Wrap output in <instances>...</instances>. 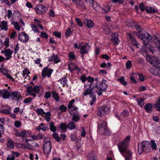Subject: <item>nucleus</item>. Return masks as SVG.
<instances>
[{
	"mask_svg": "<svg viewBox=\"0 0 160 160\" xmlns=\"http://www.w3.org/2000/svg\"><path fill=\"white\" fill-rule=\"evenodd\" d=\"M136 100L138 104L141 107H142L144 106L145 102L143 99L141 98H139Z\"/></svg>",
	"mask_w": 160,
	"mask_h": 160,
	"instance_id": "f704fd0d",
	"label": "nucleus"
},
{
	"mask_svg": "<svg viewBox=\"0 0 160 160\" xmlns=\"http://www.w3.org/2000/svg\"><path fill=\"white\" fill-rule=\"evenodd\" d=\"M91 48V46L88 44H86L83 45H82L80 47V52L82 58H84L83 55L88 53Z\"/></svg>",
	"mask_w": 160,
	"mask_h": 160,
	"instance_id": "9b49d317",
	"label": "nucleus"
},
{
	"mask_svg": "<svg viewBox=\"0 0 160 160\" xmlns=\"http://www.w3.org/2000/svg\"><path fill=\"white\" fill-rule=\"evenodd\" d=\"M110 111L109 108L106 106H103L98 109L97 114L99 117H102L105 115L108 114Z\"/></svg>",
	"mask_w": 160,
	"mask_h": 160,
	"instance_id": "6e6552de",
	"label": "nucleus"
},
{
	"mask_svg": "<svg viewBox=\"0 0 160 160\" xmlns=\"http://www.w3.org/2000/svg\"><path fill=\"white\" fill-rule=\"evenodd\" d=\"M151 148L153 150H155L157 148V145L156 143L154 140H151Z\"/></svg>",
	"mask_w": 160,
	"mask_h": 160,
	"instance_id": "a18cd8bd",
	"label": "nucleus"
},
{
	"mask_svg": "<svg viewBox=\"0 0 160 160\" xmlns=\"http://www.w3.org/2000/svg\"><path fill=\"white\" fill-rule=\"evenodd\" d=\"M110 130L107 128V126L103 131V134L108 135L110 134Z\"/></svg>",
	"mask_w": 160,
	"mask_h": 160,
	"instance_id": "5fc2aeb1",
	"label": "nucleus"
},
{
	"mask_svg": "<svg viewBox=\"0 0 160 160\" xmlns=\"http://www.w3.org/2000/svg\"><path fill=\"white\" fill-rule=\"evenodd\" d=\"M132 66V62L131 61L128 60L126 63V66L127 69H130Z\"/></svg>",
	"mask_w": 160,
	"mask_h": 160,
	"instance_id": "6e6d98bb",
	"label": "nucleus"
},
{
	"mask_svg": "<svg viewBox=\"0 0 160 160\" xmlns=\"http://www.w3.org/2000/svg\"><path fill=\"white\" fill-rule=\"evenodd\" d=\"M75 102L74 99H72L69 102L68 106V108L69 109L71 108H72L74 107V105H73V103Z\"/></svg>",
	"mask_w": 160,
	"mask_h": 160,
	"instance_id": "49530a36",
	"label": "nucleus"
},
{
	"mask_svg": "<svg viewBox=\"0 0 160 160\" xmlns=\"http://www.w3.org/2000/svg\"><path fill=\"white\" fill-rule=\"evenodd\" d=\"M32 98L31 97L26 98L23 101L24 103L25 104H29L32 101Z\"/></svg>",
	"mask_w": 160,
	"mask_h": 160,
	"instance_id": "de8ad7c7",
	"label": "nucleus"
},
{
	"mask_svg": "<svg viewBox=\"0 0 160 160\" xmlns=\"http://www.w3.org/2000/svg\"><path fill=\"white\" fill-rule=\"evenodd\" d=\"M14 125L16 128H18L21 125V122L19 121H16L15 122Z\"/></svg>",
	"mask_w": 160,
	"mask_h": 160,
	"instance_id": "13d9d810",
	"label": "nucleus"
},
{
	"mask_svg": "<svg viewBox=\"0 0 160 160\" xmlns=\"http://www.w3.org/2000/svg\"><path fill=\"white\" fill-rule=\"evenodd\" d=\"M118 80L122 84H123L124 86H125L127 85V83L125 81L124 78L123 77H121L120 79H118Z\"/></svg>",
	"mask_w": 160,
	"mask_h": 160,
	"instance_id": "4d7b16f0",
	"label": "nucleus"
},
{
	"mask_svg": "<svg viewBox=\"0 0 160 160\" xmlns=\"http://www.w3.org/2000/svg\"><path fill=\"white\" fill-rule=\"evenodd\" d=\"M130 139V136H127L122 141L120 142L118 145V146L119 151L123 156L126 155V152L127 151H129L127 150V149L129 144Z\"/></svg>",
	"mask_w": 160,
	"mask_h": 160,
	"instance_id": "7ed1b4c3",
	"label": "nucleus"
},
{
	"mask_svg": "<svg viewBox=\"0 0 160 160\" xmlns=\"http://www.w3.org/2000/svg\"><path fill=\"white\" fill-rule=\"evenodd\" d=\"M128 35L129 37V41L131 42L132 45H134L137 48H139L138 46L139 45V44L138 43L137 41L133 36V35L130 33H128Z\"/></svg>",
	"mask_w": 160,
	"mask_h": 160,
	"instance_id": "a211bd4d",
	"label": "nucleus"
},
{
	"mask_svg": "<svg viewBox=\"0 0 160 160\" xmlns=\"http://www.w3.org/2000/svg\"><path fill=\"white\" fill-rule=\"evenodd\" d=\"M107 123L99 124L98 125V132L100 134H103V131L107 127Z\"/></svg>",
	"mask_w": 160,
	"mask_h": 160,
	"instance_id": "aec40b11",
	"label": "nucleus"
},
{
	"mask_svg": "<svg viewBox=\"0 0 160 160\" xmlns=\"http://www.w3.org/2000/svg\"><path fill=\"white\" fill-rule=\"evenodd\" d=\"M50 129L52 132H55L57 130L56 127L54 125V123L52 122H51L49 123Z\"/></svg>",
	"mask_w": 160,
	"mask_h": 160,
	"instance_id": "2f4dec72",
	"label": "nucleus"
},
{
	"mask_svg": "<svg viewBox=\"0 0 160 160\" xmlns=\"http://www.w3.org/2000/svg\"><path fill=\"white\" fill-rule=\"evenodd\" d=\"M9 39L8 38H6L3 44L5 45L7 48L9 46Z\"/></svg>",
	"mask_w": 160,
	"mask_h": 160,
	"instance_id": "338daca9",
	"label": "nucleus"
},
{
	"mask_svg": "<svg viewBox=\"0 0 160 160\" xmlns=\"http://www.w3.org/2000/svg\"><path fill=\"white\" fill-rule=\"evenodd\" d=\"M43 88L41 85H37L34 87V92L36 93H38L40 90L43 91Z\"/></svg>",
	"mask_w": 160,
	"mask_h": 160,
	"instance_id": "c756f323",
	"label": "nucleus"
},
{
	"mask_svg": "<svg viewBox=\"0 0 160 160\" xmlns=\"http://www.w3.org/2000/svg\"><path fill=\"white\" fill-rule=\"evenodd\" d=\"M19 49V45L18 43H17L14 48V53L16 54L18 52Z\"/></svg>",
	"mask_w": 160,
	"mask_h": 160,
	"instance_id": "bf43d9fd",
	"label": "nucleus"
},
{
	"mask_svg": "<svg viewBox=\"0 0 160 160\" xmlns=\"http://www.w3.org/2000/svg\"><path fill=\"white\" fill-rule=\"evenodd\" d=\"M0 27L2 30L6 31L8 30L7 22L6 21H2L1 22Z\"/></svg>",
	"mask_w": 160,
	"mask_h": 160,
	"instance_id": "bb28decb",
	"label": "nucleus"
},
{
	"mask_svg": "<svg viewBox=\"0 0 160 160\" xmlns=\"http://www.w3.org/2000/svg\"><path fill=\"white\" fill-rule=\"evenodd\" d=\"M10 96L12 98L13 100H18L22 99V98L20 93L17 91H14L11 92L10 94Z\"/></svg>",
	"mask_w": 160,
	"mask_h": 160,
	"instance_id": "dca6fc26",
	"label": "nucleus"
},
{
	"mask_svg": "<svg viewBox=\"0 0 160 160\" xmlns=\"http://www.w3.org/2000/svg\"><path fill=\"white\" fill-rule=\"evenodd\" d=\"M106 81L105 79H102L101 82H97L95 84L96 87L98 91H95L98 95H101L102 94V92L105 91L108 88V85L106 83Z\"/></svg>",
	"mask_w": 160,
	"mask_h": 160,
	"instance_id": "39448f33",
	"label": "nucleus"
},
{
	"mask_svg": "<svg viewBox=\"0 0 160 160\" xmlns=\"http://www.w3.org/2000/svg\"><path fill=\"white\" fill-rule=\"evenodd\" d=\"M53 59L54 62L55 63H57L60 62V59H59V58L57 56V55H55L54 54Z\"/></svg>",
	"mask_w": 160,
	"mask_h": 160,
	"instance_id": "3c124183",
	"label": "nucleus"
},
{
	"mask_svg": "<svg viewBox=\"0 0 160 160\" xmlns=\"http://www.w3.org/2000/svg\"><path fill=\"white\" fill-rule=\"evenodd\" d=\"M8 142L7 146L9 149H12L14 147L13 141L11 139L8 138Z\"/></svg>",
	"mask_w": 160,
	"mask_h": 160,
	"instance_id": "7c9ffc66",
	"label": "nucleus"
},
{
	"mask_svg": "<svg viewBox=\"0 0 160 160\" xmlns=\"http://www.w3.org/2000/svg\"><path fill=\"white\" fill-rule=\"evenodd\" d=\"M146 11L147 12L151 13L156 12L157 10L151 7H147L146 8Z\"/></svg>",
	"mask_w": 160,
	"mask_h": 160,
	"instance_id": "473e14b6",
	"label": "nucleus"
},
{
	"mask_svg": "<svg viewBox=\"0 0 160 160\" xmlns=\"http://www.w3.org/2000/svg\"><path fill=\"white\" fill-rule=\"evenodd\" d=\"M22 74L23 77L25 78H26V77L28 76V75L30 73L29 70L27 68H25L23 70L22 72Z\"/></svg>",
	"mask_w": 160,
	"mask_h": 160,
	"instance_id": "c85d7f7f",
	"label": "nucleus"
},
{
	"mask_svg": "<svg viewBox=\"0 0 160 160\" xmlns=\"http://www.w3.org/2000/svg\"><path fill=\"white\" fill-rule=\"evenodd\" d=\"M47 8L43 5L40 4L37 5L36 7L35 10L38 14H41L42 12L46 10Z\"/></svg>",
	"mask_w": 160,
	"mask_h": 160,
	"instance_id": "f3484780",
	"label": "nucleus"
},
{
	"mask_svg": "<svg viewBox=\"0 0 160 160\" xmlns=\"http://www.w3.org/2000/svg\"><path fill=\"white\" fill-rule=\"evenodd\" d=\"M81 136L83 137L85 136L86 135V132L85 131V129L83 127H81Z\"/></svg>",
	"mask_w": 160,
	"mask_h": 160,
	"instance_id": "8fccbe9b",
	"label": "nucleus"
},
{
	"mask_svg": "<svg viewBox=\"0 0 160 160\" xmlns=\"http://www.w3.org/2000/svg\"><path fill=\"white\" fill-rule=\"evenodd\" d=\"M102 28L105 34H108L111 32L110 29L107 24L104 23Z\"/></svg>",
	"mask_w": 160,
	"mask_h": 160,
	"instance_id": "b1692460",
	"label": "nucleus"
},
{
	"mask_svg": "<svg viewBox=\"0 0 160 160\" xmlns=\"http://www.w3.org/2000/svg\"><path fill=\"white\" fill-rule=\"evenodd\" d=\"M8 109H3L1 110L2 113L3 114H10V111H11V108L10 107Z\"/></svg>",
	"mask_w": 160,
	"mask_h": 160,
	"instance_id": "a19ab883",
	"label": "nucleus"
},
{
	"mask_svg": "<svg viewBox=\"0 0 160 160\" xmlns=\"http://www.w3.org/2000/svg\"><path fill=\"white\" fill-rule=\"evenodd\" d=\"M14 135L17 137L23 138L27 137L30 136L31 135V131L30 130L24 129L19 132L15 133Z\"/></svg>",
	"mask_w": 160,
	"mask_h": 160,
	"instance_id": "1a4fd4ad",
	"label": "nucleus"
},
{
	"mask_svg": "<svg viewBox=\"0 0 160 160\" xmlns=\"http://www.w3.org/2000/svg\"><path fill=\"white\" fill-rule=\"evenodd\" d=\"M91 5L94 9L99 13H105L110 11V8L109 7H108V10L103 9L100 5L98 4L96 2L94 1H92Z\"/></svg>",
	"mask_w": 160,
	"mask_h": 160,
	"instance_id": "0eeeda50",
	"label": "nucleus"
},
{
	"mask_svg": "<svg viewBox=\"0 0 160 160\" xmlns=\"http://www.w3.org/2000/svg\"><path fill=\"white\" fill-rule=\"evenodd\" d=\"M72 32V31L71 30V29L70 28H68L67 30L65 32V34L66 36H67V37L68 36H70V34Z\"/></svg>",
	"mask_w": 160,
	"mask_h": 160,
	"instance_id": "69168bd1",
	"label": "nucleus"
},
{
	"mask_svg": "<svg viewBox=\"0 0 160 160\" xmlns=\"http://www.w3.org/2000/svg\"><path fill=\"white\" fill-rule=\"evenodd\" d=\"M51 113L49 112H48L45 113V119L48 122H49L51 119Z\"/></svg>",
	"mask_w": 160,
	"mask_h": 160,
	"instance_id": "58836bf2",
	"label": "nucleus"
},
{
	"mask_svg": "<svg viewBox=\"0 0 160 160\" xmlns=\"http://www.w3.org/2000/svg\"><path fill=\"white\" fill-rule=\"evenodd\" d=\"M53 71L52 69L48 68L47 67L44 68L42 70V76L43 78L46 77V76L49 77L51 75Z\"/></svg>",
	"mask_w": 160,
	"mask_h": 160,
	"instance_id": "ddd939ff",
	"label": "nucleus"
},
{
	"mask_svg": "<svg viewBox=\"0 0 160 160\" xmlns=\"http://www.w3.org/2000/svg\"><path fill=\"white\" fill-rule=\"evenodd\" d=\"M52 136L57 141L59 142L60 141V138L59 137L55 132H53V133L52 134Z\"/></svg>",
	"mask_w": 160,
	"mask_h": 160,
	"instance_id": "79ce46f5",
	"label": "nucleus"
},
{
	"mask_svg": "<svg viewBox=\"0 0 160 160\" xmlns=\"http://www.w3.org/2000/svg\"><path fill=\"white\" fill-rule=\"evenodd\" d=\"M1 95L2 96L4 99H6L9 98L10 94L8 90L4 89L2 90Z\"/></svg>",
	"mask_w": 160,
	"mask_h": 160,
	"instance_id": "4be33fe9",
	"label": "nucleus"
},
{
	"mask_svg": "<svg viewBox=\"0 0 160 160\" xmlns=\"http://www.w3.org/2000/svg\"><path fill=\"white\" fill-rule=\"evenodd\" d=\"M67 127L69 130H72L75 128L76 125L73 121H71L68 125Z\"/></svg>",
	"mask_w": 160,
	"mask_h": 160,
	"instance_id": "72a5a7b5",
	"label": "nucleus"
},
{
	"mask_svg": "<svg viewBox=\"0 0 160 160\" xmlns=\"http://www.w3.org/2000/svg\"><path fill=\"white\" fill-rule=\"evenodd\" d=\"M12 24L14 25V27L16 30L18 31H20V27L18 22L13 21L12 22Z\"/></svg>",
	"mask_w": 160,
	"mask_h": 160,
	"instance_id": "ea45409f",
	"label": "nucleus"
},
{
	"mask_svg": "<svg viewBox=\"0 0 160 160\" xmlns=\"http://www.w3.org/2000/svg\"><path fill=\"white\" fill-rule=\"evenodd\" d=\"M111 40L115 45L118 44L120 41L118 38V34L116 33H113L111 35Z\"/></svg>",
	"mask_w": 160,
	"mask_h": 160,
	"instance_id": "6ab92c4d",
	"label": "nucleus"
},
{
	"mask_svg": "<svg viewBox=\"0 0 160 160\" xmlns=\"http://www.w3.org/2000/svg\"><path fill=\"white\" fill-rule=\"evenodd\" d=\"M37 135L38 140L41 139H45L46 138L44 135L41 133H39Z\"/></svg>",
	"mask_w": 160,
	"mask_h": 160,
	"instance_id": "864d4df0",
	"label": "nucleus"
},
{
	"mask_svg": "<svg viewBox=\"0 0 160 160\" xmlns=\"http://www.w3.org/2000/svg\"><path fill=\"white\" fill-rule=\"evenodd\" d=\"M149 71L152 74L158 76L160 77V69L159 68H151Z\"/></svg>",
	"mask_w": 160,
	"mask_h": 160,
	"instance_id": "412c9836",
	"label": "nucleus"
},
{
	"mask_svg": "<svg viewBox=\"0 0 160 160\" xmlns=\"http://www.w3.org/2000/svg\"><path fill=\"white\" fill-rule=\"evenodd\" d=\"M92 86V84H89L88 87L82 93L83 96H86L88 95L90 98H92L90 102L91 105H93L96 100V95L95 94L96 91L94 90V86Z\"/></svg>",
	"mask_w": 160,
	"mask_h": 160,
	"instance_id": "f03ea898",
	"label": "nucleus"
},
{
	"mask_svg": "<svg viewBox=\"0 0 160 160\" xmlns=\"http://www.w3.org/2000/svg\"><path fill=\"white\" fill-rule=\"evenodd\" d=\"M133 33L136 35L142 41L144 45H147L150 41L152 39L153 37L152 36L145 31L143 29L138 30L137 32H134Z\"/></svg>",
	"mask_w": 160,
	"mask_h": 160,
	"instance_id": "f257e3e1",
	"label": "nucleus"
},
{
	"mask_svg": "<svg viewBox=\"0 0 160 160\" xmlns=\"http://www.w3.org/2000/svg\"><path fill=\"white\" fill-rule=\"evenodd\" d=\"M144 108L148 112L150 113L152 111V106L151 104L150 103H148L145 105Z\"/></svg>",
	"mask_w": 160,
	"mask_h": 160,
	"instance_id": "393cba45",
	"label": "nucleus"
},
{
	"mask_svg": "<svg viewBox=\"0 0 160 160\" xmlns=\"http://www.w3.org/2000/svg\"><path fill=\"white\" fill-rule=\"evenodd\" d=\"M19 40L22 42H26L28 40V37L24 32L19 33L18 35Z\"/></svg>",
	"mask_w": 160,
	"mask_h": 160,
	"instance_id": "4468645a",
	"label": "nucleus"
},
{
	"mask_svg": "<svg viewBox=\"0 0 160 160\" xmlns=\"http://www.w3.org/2000/svg\"><path fill=\"white\" fill-rule=\"evenodd\" d=\"M81 116L79 113L74 115L72 118V120L74 122H78L80 119Z\"/></svg>",
	"mask_w": 160,
	"mask_h": 160,
	"instance_id": "a878e982",
	"label": "nucleus"
},
{
	"mask_svg": "<svg viewBox=\"0 0 160 160\" xmlns=\"http://www.w3.org/2000/svg\"><path fill=\"white\" fill-rule=\"evenodd\" d=\"M27 92L29 93L32 92H34V87L28 86L27 88Z\"/></svg>",
	"mask_w": 160,
	"mask_h": 160,
	"instance_id": "603ef678",
	"label": "nucleus"
},
{
	"mask_svg": "<svg viewBox=\"0 0 160 160\" xmlns=\"http://www.w3.org/2000/svg\"><path fill=\"white\" fill-rule=\"evenodd\" d=\"M2 73L5 75L6 77L13 82H15L14 79L11 75L9 73V71L5 68H3L1 70Z\"/></svg>",
	"mask_w": 160,
	"mask_h": 160,
	"instance_id": "2eb2a0df",
	"label": "nucleus"
},
{
	"mask_svg": "<svg viewBox=\"0 0 160 160\" xmlns=\"http://www.w3.org/2000/svg\"><path fill=\"white\" fill-rule=\"evenodd\" d=\"M84 23L89 28H92L94 25L93 21L91 19H85L84 21Z\"/></svg>",
	"mask_w": 160,
	"mask_h": 160,
	"instance_id": "5701e85b",
	"label": "nucleus"
},
{
	"mask_svg": "<svg viewBox=\"0 0 160 160\" xmlns=\"http://www.w3.org/2000/svg\"><path fill=\"white\" fill-rule=\"evenodd\" d=\"M51 97V93L49 92H46L44 95V97L46 99H48Z\"/></svg>",
	"mask_w": 160,
	"mask_h": 160,
	"instance_id": "e2e57ef3",
	"label": "nucleus"
},
{
	"mask_svg": "<svg viewBox=\"0 0 160 160\" xmlns=\"http://www.w3.org/2000/svg\"><path fill=\"white\" fill-rule=\"evenodd\" d=\"M147 60L148 62L156 68L160 69V60L158 58L149 55L147 56Z\"/></svg>",
	"mask_w": 160,
	"mask_h": 160,
	"instance_id": "423d86ee",
	"label": "nucleus"
},
{
	"mask_svg": "<svg viewBox=\"0 0 160 160\" xmlns=\"http://www.w3.org/2000/svg\"><path fill=\"white\" fill-rule=\"evenodd\" d=\"M151 149V143L149 141H143L138 144V151L140 154H142L143 151L149 152Z\"/></svg>",
	"mask_w": 160,
	"mask_h": 160,
	"instance_id": "20e7f679",
	"label": "nucleus"
},
{
	"mask_svg": "<svg viewBox=\"0 0 160 160\" xmlns=\"http://www.w3.org/2000/svg\"><path fill=\"white\" fill-rule=\"evenodd\" d=\"M75 20L78 25L81 27L83 26V24L79 18H76Z\"/></svg>",
	"mask_w": 160,
	"mask_h": 160,
	"instance_id": "680f3d73",
	"label": "nucleus"
},
{
	"mask_svg": "<svg viewBox=\"0 0 160 160\" xmlns=\"http://www.w3.org/2000/svg\"><path fill=\"white\" fill-rule=\"evenodd\" d=\"M75 66L74 64L72 62L70 63L68 65V69L71 72H72L74 70H75Z\"/></svg>",
	"mask_w": 160,
	"mask_h": 160,
	"instance_id": "c9c22d12",
	"label": "nucleus"
},
{
	"mask_svg": "<svg viewBox=\"0 0 160 160\" xmlns=\"http://www.w3.org/2000/svg\"><path fill=\"white\" fill-rule=\"evenodd\" d=\"M13 52V51L10 49H5V50H2L1 51V53L4 54L6 57L5 58L6 60L10 59L12 58V55Z\"/></svg>",
	"mask_w": 160,
	"mask_h": 160,
	"instance_id": "f8f14e48",
	"label": "nucleus"
},
{
	"mask_svg": "<svg viewBox=\"0 0 160 160\" xmlns=\"http://www.w3.org/2000/svg\"><path fill=\"white\" fill-rule=\"evenodd\" d=\"M31 27L32 31L34 32L37 33L38 32V28L36 26L34 25H31Z\"/></svg>",
	"mask_w": 160,
	"mask_h": 160,
	"instance_id": "0e129e2a",
	"label": "nucleus"
},
{
	"mask_svg": "<svg viewBox=\"0 0 160 160\" xmlns=\"http://www.w3.org/2000/svg\"><path fill=\"white\" fill-rule=\"evenodd\" d=\"M88 160H95L94 154L92 152H91L88 154Z\"/></svg>",
	"mask_w": 160,
	"mask_h": 160,
	"instance_id": "37998d69",
	"label": "nucleus"
},
{
	"mask_svg": "<svg viewBox=\"0 0 160 160\" xmlns=\"http://www.w3.org/2000/svg\"><path fill=\"white\" fill-rule=\"evenodd\" d=\"M136 75L137 76H138L139 77V79L141 81H143L144 80V78L142 74L138 73L136 74Z\"/></svg>",
	"mask_w": 160,
	"mask_h": 160,
	"instance_id": "052dcab7",
	"label": "nucleus"
},
{
	"mask_svg": "<svg viewBox=\"0 0 160 160\" xmlns=\"http://www.w3.org/2000/svg\"><path fill=\"white\" fill-rule=\"evenodd\" d=\"M139 7L142 11H143L145 9V7L144 4L142 2L140 3L139 4Z\"/></svg>",
	"mask_w": 160,
	"mask_h": 160,
	"instance_id": "774afa93",
	"label": "nucleus"
},
{
	"mask_svg": "<svg viewBox=\"0 0 160 160\" xmlns=\"http://www.w3.org/2000/svg\"><path fill=\"white\" fill-rule=\"evenodd\" d=\"M43 150L45 153L49 154L51 152L52 148V145L50 141H46L44 139L43 142Z\"/></svg>",
	"mask_w": 160,
	"mask_h": 160,
	"instance_id": "9d476101",
	"label": "nucleus"
},
{
	"mask_svg": "<svg viewBox=\"0 0 160 160\" xmlns=\"http://www.w3.org/2000/svg\"><path fill=\"white\" fill-rule=\"evenodd\" d=\"M67 126L65 123H62L60 125V128L62 130L66 131Z\"/></svg>",
	"mask_w": 160,
	"mask_h": 160,
	"instance_id": "09e8293b",
	"label": "nucleus"
},
{
	"mask_svg": "<svg viewBox=\"0 0 160 160\" xmlns=\"http://www.w3.org/2000/svg\"><path fill=\"white\" fill-rule=\"evenodd\" d=\"M36 111L38 115L42 116L44 114H45L44 110L42 108H37Z\"/></svg>",
	"mask_w": 160,
	"mask_h": 160,
	"instance_id": "e433bc0d",
	"label": "nucleus"
},
{
	"mask_svg": "<svg viewBox=\"0 0 160 160\" xmlns=\"http://www.w3.org/2000/svg\"><path fill=\"white\" fill-rule=\"evenodd\" d=\"M59 109L62 112H65L67 109V107L63 104L60 105L59 108Z\"/></svg>",
	"mask_w": 160,
	"mask_h": 160,
	"instance_id": "c03bdc74",
	"label": "nucleus"
},
{
	"mask_svg": "<svg viewBox=\"0 0 160 160\" xmlns=\"http://www.w3.org/2000/svg\"><path fill=\"white\" fill-rule=\"evenodd\" d=\"M126 155L123 156L125 157V160H131L132 158V153L130 151H127Z\"/></svg>",
	"mask_w": 160,
	"mask_h": 160,
	"instance_id": "cd10ccee",
	"label": "nucleus"
},
{
	"mask_svg": "<svg viewBox=\"0 0 160 160\" xmlns=\"http://www.w3.org/2000/svg\"><path fill=\"white\" fill-rule=\"evenodd\" d=\"M52 97L56 101L59 100V97L58 94L56 92H53L52 93Z\"/></svg>",
	"mask_w": 160,
	"mask_h": 160,
	"instance_id": "4c0bfd02",
	"label": "nucleus"
}]
</instances>
